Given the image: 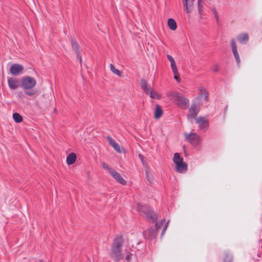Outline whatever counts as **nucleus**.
Here are the masks:
<instances>
[{
    "instance_id": "obj_1",
    "label": "nucleus",
    "mask_w": 262,
    "mask_h": 262,
    "mask_svg": "<svg viewBox=\"0 0 262 262\" xmlns=\"http://www.w3.org/2000/svg\"><path fill=\"white\" fill-rule=\"evenodd\" d=\"M124 243V239L121 234L116 235L113 239L111 245V252L114 260L119 261L122 258V247Z\"/></svg>"
},
{
    "instance_id": "obj_2",
    "label": "nucleus",
    "mask_w": 262,
    "mask_h": 262,
    "mask_svg": "<svg viewBox=\"0 0 262 262\" xmlns=\"http://www.w3.org/2000/svg\"><path fill=\"white\" fill-rule=\"evenodd\" d=\"M168 96L181 110H186L189 106V100L182 93L171 91L168 93Z\"/></svg>"
},
{
    "instance_id": "obj_3",
    "label": "nucleus",
    "mask_w": 262,
    "mask_h": 262,
    "mask_svg": "<svg viewBox=\"0 0 262 262\" xmlns=\"http://www.w3.org/2000/svg\"><path fill=\"white\" fill-rule=\"evenodd\" d=\"M138 210L144 217L149 219L152 223H156L154 228L156 229L157 231L162 226V225L157 222L158 215L150 207L146 205H140L138 207Z\"/></svg>"
},
{
    "instance_id": "obj_4",
    "label": "nucleus",
    "mask_w": 262,
    "mask_h": 262,
    "mask_svg": "<svg viewBox=\"0 0 262 262\" xmlns=\"http://www.w3.org/2000/svg\"><path fill=\"white\" fill-rule=\"evenodd\" d=\"M36 85V79L31 76L24 77L21 80V86L25 91V94L28 96H34L37 93V91L32 90Z\"/></svg>"
},
{
    "instance_id": "obj_5",
    "label": "nucleus",
    "mask_w": 262,
    "mask_h": 262,
    "mask_svg": "<svg viewBox=\"0 0 262 262\" xmlns=\"http://www.w3.org/2000/svg\"><path fill=\"white\" fill-rule=\"evenodd\" d=\"M185 139L193 146L196 147L201 144V138L195 133H184Z\"/></svg>"
},
{
    "instance_id": "obj_6",
    "label": "nucleus",
    "mask_w": 262,
    "mask_h": 262,
    "mask_svg": "<svg viewBox=\"0 0 262 262\" xmlns=\"http://www.w3.org/2000/svg\"><path fill=\"white\" fill-rule=\"evenodd\" d=\"M195 121L196 123L198 125L199 128L203 132L207 131L209 128V121L206 118L202 116H199L195 119Z\"/></svg>"
},
{
    "instance_id": "obj_7",
    "label": "nucleus",
    "mask_w": 262,
    "mask_h": 262,
    "mask_svg": "<svg viewBox=\"0 0 262 262\" xmlns=\"http://www.w3.org/2000/svg\"><path fill=\"white\" fill-rule=\"evenodd\" d=\"M200 110V106L195 103H192L190 107L189 108V114L187 118L189 119H195Z\"/></svg>"
},
{
    "instance_id": "obj_8",
    "label": "nucleus",
    "mask_w": 262,
    "mask_h": 262,
    "mask_svg": "<svg viewBox=\"0 0 262 262\" xmlns=\"http://www.w3.org/2000/svg\"><path fill=\"white\" fill-rule=\"evenodd\" d=\"M143 236L144 238L150 240L155 239L157 236V230L154 227H150L143 232Z\"/></svg>"
},
{
    "instance_id": "obj_9",
    "label": "nucleus",
    "mask_w": 262,
    "mask_h": 262,
    "mask_svg": "<svg viewBox=\"0 0 262 262\" xmlns=\"http://www.w3.org/2000/svg\"><path fill=\"white\" fill-rule=\"evenodd\" d=\"M24 67L18 63L13 64L10 69V73L14 76H17L22 73L24 71Z\"/></svg>"
},
{
    "instance_id": "obj_10",
    "label": "nucleus",
    "mask_w": 262,
    "mask_h": 262,
    "mask_svg": "<svg viewBox=\"0 0 262 262\" xmlns=\"http://www.w3.org/2000/svg\"><path fill=\"white\" fill-rule=\"evenodd\" d=\"M110 174L120 184L125 185L126 181L122 177L120 174L114 169H110Z\"/></svg>"
},
{
    "instance_id": "obj_11",
    "label": "nucleus",
    "mask_w": 262,
    "mask_h": 262,
    "mask_svg": "<svg viewBox=\"0 0 262 262\" xmlns=\"http://www.w3.org/2000/svg\"><path fill=\"white\" fill-rule=\"evenodd\" d=\"M231 46L232 52L233 54L234 57L236 60V64H237V66L239 67V64H240V61H241L240 57H239V55L237 52L236 44V42L234 39H232L231 40Z\"/></svg>"
},
{
    "instance_id": "obj_12",
    "label": "nucleus",
    "mask_w": 262,
    "mask_h": 262,
    "mask_svg": "<svg viewBox=\"0 0 262 262\" xmlns=\"http://www.w3.org/2000/svg\"><path fill=\"white\" fill-rule=\"evenodd\" d=\"M194 0H182L184 9L187 13H190L193 10Z\"/></svg>"
},
{
    "instance_id": "obj_13",
    "label": "nucleus",
    "mask_w": 262,
    "mask_h": 262,
    "mask_svg": "<svg viewBox=\"0 0 262 262\" xmlns=\"http://www.w3.org/2000/svg\"><path fill=\"white\" fill-rule=\"evenodd\" d=\"M106 139L109 144L112 146L117 152L119 153L121 152L120 146L111 136H107Z\"/></svg>"
},
{
    "instance_id": "obj_14",
    "label": "nucleus",
    "mask_w": 262,
    "mask_h": 262,
    "mask_svg": "<svg viewBox=\"0 0 262 262\" xmlns=\"http://www.w3.org/2000/svg\"><path fill=\"white\" fill-rule=\"evenodd\" d=\"M8 84L10 89L15 90L19 86V82L16 78L10 77L8 79Z\"/></svg>"
},
{
    "instance_id": "obj_15",
    "label": "nucleus",
    "mask_w": 262,
    "mask_h": 262,
    "mask_svg": "<svg viewBox=\"0 0 262 262\" xmlns=\"http://www.w3.org/2000/svg\"><path fill=\"white\" fill-rule=\"evenodd\" d=\"M71 43L72 46L73 48V49L75 51L76 54H77V58L79 60V62L80 64L82 63V58L81 56L80 55V52L79 51V45L78 43L77 42L76 40L73 39L71 40Z\"/></svg>"
},
{
    "instance_id": "obj_16",
    "label": "nucleus",
    "mask_w": 262,
    "mask_h": 262,
    "mask_svg": "<svg viewBox=\"0 0 262 262\" xmlns=\"http://www.w3.org/2000/svg\"><path fill=\"white\" fill-rule=\"evenodd\" d=\"M176 170L180 173H184L186 171L187 169V164L186 162L183 161L176 165Z\"/></svg>"
},
{
    "instance_id": "obj_17",
    "label": "nucleus",
    "mask_w": 262,
    "mask_h": 262,
    "mask_svg": "<svg viewBox=\"0 0 262 262\" xmlns=\"http://www.w3.org/2000/svg\"><path fill=\"white\" fill-rule=\"evenodd\" d=\"M171 70L173 72V75H174V79L177 81L180 82V78H179V74L178 71L177 67L176 64V62H172L170 63Z\"/></svg>"
},
{
    "instance_id": "obj_18",
    "label": "nucleus",
    "mask_w": 262,
    "mask_h": 262,
    "mask_svg": "<svg viewBox=\"0 0 262 262\" xmlns=\"http://www.w3.org/2000/svg\"><path fill=\"white\" fill-rule=\"evenodd\" d=\"M237 40L241 44H245L249 40V36L247 33H242L237 36Z\"/></svg>"
},
{
    "instance_id": "obj_19",
    "label": "nucleus",
    "mask_w": 262,
    "mask_h": 262,
    "mask_svg": "<svg viewBox=\"0 0 262 262\" xmlns=\"http://www.w3.org/2000/svg\"><path fill=\"white\" fill-rule=\"evenodd\" d=\"M233 255L228 251H225L224 253L223 261L224 262H232Z\"/></svg>"
},
{
    "instance_id": "obj_20",
    "label": "nucleus",
    "mask_w": 262,
    "mask_h": 262,
    "mask_svg": "<svg viewBox=\"0 0 262 262\" xmlns=\"http://www.w3.org/2000/svg\"><path fill=\"white\" fill-rule=\"evenodd\" d=\"M140 84L141 89L146 94H147L150 90L148 88V82L147 80H144L143 79L140 80Z\"/></svg>"
},
{
    "instance_id": "obj_21",
    "label": "nucleus",
    "mask_w": 262,
    "mask_h": 262,
    "mask_svg": "<svg viewBox=\"0 0 262 262\" xmlns=\"http://www.w3.org/2000/svg\"><path fill=\"white\" fill-rule=\"evenodd\" d=\"M76 160V154L72 152L69 155L67 158V163L68 165H72L74 164Z\"/></svg>"
},
{
    "instance_id": "obj_22",
    "label": "nucleus",
    "mask_w": 262,
    "mask_h": 262,
    "mask_svg": "<svg viewBox=\"0 0 262 262\" xmlns=\"http://www.w3.org/2000/svg\"><path fill=\"white\" fill-rule=\"evenodd\" d=\"M163 114V110L161 107L157 104L156 106V109L154 113V118L155 119H159Z\"/></svg>"
},
{
    "instance_id": "obj_23",
    "label": "nucleus",
    "mask_w": 262,
    "mask_h": 262,
    "mask_svg": "<svg viewBox=\"0 0 262 262\" xmlns=\"http://www.w3.org/2000/svg\"><path fill=\"white\" fill-rule=\"evenodd\" d=\"M167 25L169 28L171 30H175L177 29V26L176 21L174 19L170 18L167 20Z\"/></svg>"
},
{
    "instance_id": "obj_24",
    "label": "nucleus",
    "mask_w": 262,
    "mask_h": 262,
    "mask_svg": "<svg viewBox=\"0 0 262 262\" xmlns=\"http://www.w3.org/2000/svg\"><path fill=\"white\" fill-rule=\"evenodd\" d=\"M173 161L174 163L177 165L183 161V159L181 157L179 153L176 152L174 154Z\"/></svg>"
},
{
    "instance_id": "obj_25",
    "label": "nucleus",
    "mask_w": 262,
    "mask_h": 262,
    "mask_svg": "<svg viewBox=\"0 0 262 262\" xmlns=\"http://www.w3.org/2000/svg\"><path fill=\"white\" fill-rule=\"evenodd\" d=\"M147 95H149V97L152 99H160V96H159V94L157 92H154V89L152 88H151L150 89V92Z\"/></svg>"
},
{
    "instance_id": "obj_26",
    "label": "nucleus",
    "mask_w": 262,
    "mask_h": 262,
    "mask_svg": "<svg viewBox=\"0 0 262 262\" xmlns=\"http://www.w3.org/2000/svg\"><path fill=\"white\" fill-rule=\"evenodd\" d=\"M13 118L16 123H20L23 120L21 116L17 113H14L13 114Z\"/></svg>"
},
{
    "instance_id": "obj_27",
    "label": "nucleus",
    "mask_w": 262,
    "mask_h": 262,
    "mask_svg": "<svg viewBox=\"0 0 262 262\" xmlns=\"http://www.w3.org/2000/svg\"><path fill=\"white\" fill-rule=\"evenodd\" d=\"M198 9L200 16L201 17L203 15V1L199 0L198 2Z\"/></svg>"
},
{
    "instance_id": "obj_28",
    "label": "nucleus",
    "mask_w": 262,
    "mask_h": 262,
    "mask_svg": "<svg viewBox=\"0 0 262 262\" xmlns=\"http://www.w3.org/2000/svg\"><path fill=\"white\" fill-rule=\"evenodd\" d=\"M110 68L113 73L117 76H120V71L118 69H116L113 64H110Z\"/></svg>"
},
{
    "instance_id": "obj_29",
    "label": "nucleus",
    "mask_w": 262,
    "mask_h": 262,
    "mask_svg": "<svg viewBox=\"0 0 262 262\" xmlns=\"http://www.w3.org/2000/svg\"><path fill=\"white\" fill-rule=\"evenodd\" d=\"M200 91L202 93H204L205 100L206 101H208V100H209V94H208V92L203 88H200Z\"/></svg>"
},
{
    "instance_id": "obj_30",
    "label": "nucleus",
    "mask_w": 262,
    "mask_h": 262,
    "mask_svg": "<svg viewBox=\"0 0 262 262\" xmlns=\"http://www.w3.org/2000/svg\"><path fill=\"white\" fill-rule=\"evenodd\" d=\"M138 157H139V158L140 159L142 165L145 167H147V163L146 161L145 160L144 157L140 154H139Z\"/></svg>"
},
{
    "instance_id": "obj_31",
    "label": "nucleus",
    "mask_w": 262,
    "mask_h": 262,
    "mask_svg": "<svg viewBox=\"0 0 262 262\" xmlns=\"http://www.w3.org/2000/svg\"><path fill=\"white\" fill-rule=\"evenodd\" d=\"M101 166L103 169L108 170L109 173L110 171V169H113V168L110 167L109 165L105 162L101 163Z\"/></svg>"
},
{
    "instance_id": "obj_32",
    "label": "nucleus",
    "mask_w": 262,
    "mask_h": 262,
    "mask_svg": "<svg viewBox=\"0 0 262 262\" xmlns=\"http://www.w3.org/2000/svg\"><path fill=\"white\" fill-rule=\"evenodd\" d=\"M213 14H214V17L215 18L216 21L217 22V24H219V17L218 16V13H217L216 9L214 8L213 9Z\"/></svg>"
},
{
    "instance_id": "obj_33",
    "label": "nucleus",
    "mask_w": 262,
    "mask_h": 262,
    "mask_svg": "<svg viewBox=\"0 0 262 262\" xmlns=\"http://www.w3.org/2000/svg\"><path fill=\"white\" fill-rule=\"evenodd\" d=\"M169 222V220H168L167 223H166V224L164 225V226L163 227V229H162V230L161 231V236H163L164 233H165V232L167 228V225L168 224V223Z\"/></svg>"
},
{
    "instance_id": "obj_34",
    "label": "nucleus",
    "mask_w": 262,
    "mask_h": 262,
    "mask_svg": "<svg viewBox=\"0 0 262 262\" xmlns=\"http://www.w3.org/2000/svg\"><path fill=\"white\" fill-rule=\"evenodd\" d=\"M211 70L214 72H217L219 71V67L217 64H215L214 65L212 68H211Z\"/></svg>"
},
{
    "instance_id": "obj_35",
    "label": "nucleus",
    "mask_w": 262,
    "mask_h": 262,
    "mask_svg": "<svg viewBox=\"0 0 262 262\" xmlns=\"http://www.w3.org/2000/svg\"><path fill=\"white\" fill-rule=\"evenodd\" d=\"M167 58L168 59V60L170 62V63L175 62L173 58L170 55H167Z\"/></svg>"
},
{
    "instance_id": "obj_36",
    "label": "nucleus",
    "mask_w": 262,
    "mask_h": 262,
    "mask_svg": "<svg viewBox=\"0 0 262 262\" xmlns=\"http://www.w3.org/2000/svg\"><path fill=\"white\" fill-rule=\"evenodd\" d=\"M132 255L131 254H130L129 253L127 254L125 256V259L126 260H129L130 259V256Z\"/></svg>"
},
{
    "instance_id": "obj_37",
    "label": "nucleus",
    "mask_w": 262,
    "mask_h": 262,
    "mask_svg": "<svg viewBox=\"0 0 262 262\" xmlns=\"http://www.w3.org/2000/svg\"><path fill=\"white\" fill-rule=\"evenodd\" d=\"M165 222V219H163L161 220V222L160 223L161 225H163Z\"/></svg>"
},
{
    "instance_id": "obj_38",
    "label": "nucleus",
    "mask_w": 262,
    "mask_h": 262,
    "mask_svg": "<svg viewBox=\"0 0 262 262\" xmlns=\"http://www.w3.org/2000/svg\"><path fill=\"white\" fill-rule=\"evenodd\" d=\"M39 262H43V261H42V260L41 259L39 260Z\"/></svg>"
},
{
    "instance_id": "obj_39",
    "label": "nucleus",
    "mask_w": 262,
    "mask_h": 262,
    "mask_svg": "<svg viewBox=\"0 0 262 262\" xmlns=\"http://www.w3.org/2000/svg\"><path fill=\"white\" fill-rule=\"evenodd\" d=\"M227 108V106H226L225 111L226 110Z\"/></svg>"
}]
</instances>
